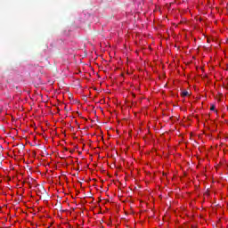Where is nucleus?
Instances as JSON below:
<instances>
[{"label": "nucleus", "instance_id": "nucleus-5", "mask_svg": "<svg viewBox=\"0 0 228 228\" xmlns=\"http://www.w3.org/2000/svg\"><path fill=\"white\" fill-rule=\"evenodd\" d=\"M31 188H33V186L30 185V186H29V189L31 190Z\"/></svg>", "mask_w": 228, "mask_h": 228}, {"label": "nucleus", "instance_id": "nucleus-2", "mask_svg": "<svg viewBox=\"0 0 228 228\" xmlns=\"http://www.w3.org/2000/svg\"><path fill=\"white\" fill-rule=\"evenodd\" d=\"M215 105H211V107H210V110H211V111H215Z\"/></svg>", "mask_w": 228, "mask_h": 228}, {"label": "nucleus", "instance_id": "nucleus-4", "mask_svg": "<svg viewBox=\"0 0 228 228\" xmlns=\"http://www.w3.org/2000/svg\"><path fill=\"white\" fill-rule=\"evenodd\" d=\"M31 182H32V183H35V179L31 178Z\"/></svg>", "mask_w": 228, "mask_h": 228}, {"label": "nucleus", "instance_id": "nucleus-3", "mask_svg": "<svg viewBox=\"0 0 228 228\" xmlns=\"http://www.w3.org/2000/svg\"><path fill=\"white\" fill-rule=\"evenodd\" d=\"M30 127H33V122L30 121Z\"/></svg>", "mask_w": 228, "mask_h": 228}, {"label": "nucleus", "instance_id": "nucleus-1", "mask_svg": "<svg viewBox=\"0 0 228 228\" xmlns=\"http://www.w3.org/2000/svg\"><path fill=\"white\" fill-rule=\"evenodd\" d=\"M190 95V93L188 91L182 92V97H188Z\"/></svg>", "mask_w": 228, "mask_h": 228}]
</instances>
